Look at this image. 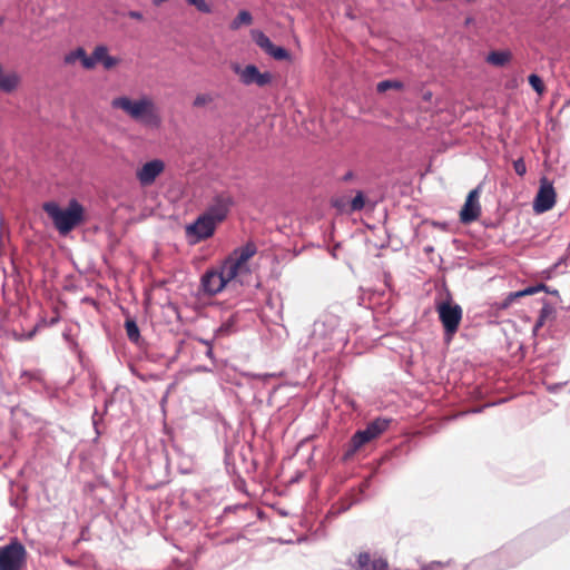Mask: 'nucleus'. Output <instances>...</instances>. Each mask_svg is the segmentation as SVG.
Returning <instances> with one entry per match:
<instances>
[{"instance_id":"f257e3e1","label":"nucleus","mask_w":570,"mask_h":570,"mask_svg":"<svg viewBox=\"0 0 570 570\" xmlns=\"http://www.w3.org/2000/svg\"><path fill=\"white\" fill-rule=\"evenodd\" d=\"M535 538L537 532H527L502 546L498 551L487 556L481 562L489 567L490 570H505L515 567L542 546L535 543Z\"/></svg>"},{"instance_id":"f03ea898","label":"nucleus","mask_w":570,"mask_h":570,"mask_svg":"<svg viewBox=\"0 0 570 570\" xmlns=\"http://www.w3.org/2000/svg\"><path fill=\"white\" fill-rule=\"evenodd\" d=\"M111 108L122 111L132 121L150 129L161 126V115L156 101L149 95L142 94L137 98L122 95L115 97Z\"/></svg>"},{"instance_id":"7ed1b4c3","label":"nucleus","mask_w":570,"mask_h":570,"mask_svg":"<svg viewBox=\"0 0 570 570\" xmlns=\"http://www.w3.org/2000/svg\"><path fill=\"white\" fill-rule=\"evenodd\" d=\"M43 210L52 220L53 226L61 235L68 234L83 220V206L76 199H71L66 208L60 207L55 202L43 205Z\"/></svg>"},{"instance_id":"20e7f679","label":"nucleus","mask_w":570,"mask_h":570,"mask_svg":"<svg viewBox=\"0 0 570 570\" xmlns=\"http://www.w3.org/2000/svg\"><path fill=\"white\" fill-rule=\"evenodd\" d=\"M445 289L450 298L435 302V311L443 328L444 343L450 345L461 325L463 308L460 304L452 301L450 291L448 288Z\"/></svg>"},{"instance_id":"39448f33","label":"nucleus","mask_w":570,"mask_h":570,"mask_svg":"<svg viewBox=\"0 0 570 570\" xmlns=\"http://www.w3.org/2000/svg\"><path fill=\"white\" fill-rule=\"evenodd\" d=\"M392 423L391 417L376 416L368 421L365 428L358 429V458L377 443L380 436L389 431Z\"/></svg>"},{"instance_id":"423d86ee","label":"nucleus","mask_w":570,"mask_h":570,"mask_svg":"<svg viewBox=\"0 0 570 570\" xmlns=\"http://www.w3.org/2000/svg\"><path fill=\"white\" fill-rule=\"evenodd\" d=\"M255 252H242L238 257H228L223 264L225 275L232 281L248 284L250 276L249 259Z\"/></svg>"},{"instance_id":"0eeeda50","label":"nucleus","mask_w":570,"mask_h":570,"mask_svg":"<svg viewBox=\"0 0 570 570\" xmlns=\"http://www.w3.org/2000/svg\"><path fill=\"white\" fill-rule=\"evenodd\" d=\"M232 70L239 77V81L245 86L256 85L258 87H265L273 80L271 72H261L255 65L242 67L239 63H233Z\"/></svg>"},{"instance_id":"6e6552de","label":"nucleus","mask_w":570,"mask_h":570,"mask_svg":"<svg viewBox=\"0 0 570 570\" xmlns=\"http://www.w3.org/2000/svg\"><path fill=\"white\" fill-rule=\"evenodd\" d=\"M556 190L552 181L547 177L540 179V186L533 200V210L537 214H543L550 210L556 204Z\"/></svg>"},{"instance_id":"1a4fd4ad","label":"nucleus","mask_w":570,"mask_h":570,"mask_svg":"<svg viewBox=\"0 0 570 570\" xmlns=\"http://www.w3.org/2000/svg\"><path fill=\"white\" fill-rule=\"evenodd\" d=\"M24 548L20 543H11L0 549V570H19L24 559Z\"/></svg>"},{"instance_id":"9d476101","label":"nucleus","mask_w":570,"mask_h":570,"mask_svg":"<svg viewBox=\"0 0 570 570\" xmlns=\"http://www.w3.org/2000/svg\"><path fill=\"white\" fill-rule=\"evenodd\" d=\"M229 282V277L225 275V266L222 264L202 277V287L208 295H215L222 292Z\"/></svg>"},{"instance_id":"9b49d317","label":"nucleus","mask_w":570,"mask_h":570,"mask_svg":"<svg viewBox=\"0 0 570 570\" xmlns=\"http://www.w3.org/2000/svg\"><path fill=\"white\" fill-rule=\"evenodd\" d=\"M165 167L166 166L164 160L158 158L151 159L137 169L136 178L139 181L140 186H151L156 181V179L164 173Z\"/></svg>"},{"instance_id":"f8f14e48","label":"nucleus","mask_w":570,"mask_h":570,"mask_svg":"<svg viewBox=\"0 0 570 570\" xmlns=\"http://www.w3.org/2000/svg\"><path fill=\"white\" fill-rule=\"evenodd\" d=\"M216 224L210 217L200 216L194 224L188 225L186 235L190 245L213 235Z\"/></svg>"},{"instance_id":"ddd939ff","label":"nucleus","mask_w":570,"mask_h":570,"mask_svg":"<svg viewBox=\"0 0 570 570\" xmlns=\"http://www.w3.org/2000/svg\"><path fill=\"white\" fill-rule=\"evenodd\" d=\"M253 41L268 56L275 60H286L289 58L288 51L283 47L273 45L271 39L261 30L253 29L250 31Z\"/></svg>"},{"instance_id":"4468645a","label":"nucleus","mask_w":570,"mask_h":570,"mask_svg":"<svg viewBox=\"0 0 570 570\" xmlns=\"http://www.w3.org/2000/svg\"><path fill=\"white\" fill-rule=\"evenodd\" d=\"M358 570H391L387 558L379 551L360 550Z\"/></svg>"},{"instance_id":"2eb2a0df","label":"nucleus","mask_w":570,"mask_h":570,"mask_svg":"<svg viewBox=\"0 0 570 570\" xmlns=\"http://www.w3.org/2000/svg\"><path fill=\"white\" fill-rule=\"evenodd\" d=\"M480 187L472 189L464 202L463 207L460 210V220L464 224L472 223L478 219L481 206L479 203Z\"/></svg>"},{"instance_id":"dca6fc26","label":"nucleus","mask_w":570,"mask_h":570,"mask_svg":"<svg viewBox=\"0 0 570 570\" xmlns=\"http://www.w3.org/2000/svg\"><path fill=\"white\" fill-rule=\"evenodd\" d=\"M377 481L372 476L368 470H364L358 466V499L360 503L362 500L368 499L376 493Z\"/></svg>"},{"instance_id":"f3484780","label":"nucleus","mask_w":570,"mask_h":570,"mask_svg":"<svg viewBox=\"0 0 570 570\" xmlns=\"http://www.w3.org/2000/svg\"><path fill=\"white\" fill-rule=\"evenodd\" d=\"M230 206L232 198L229 196L218 195L204 215L217 224L226 217Z\"/></svg>"},{"instance_id":"a211bd4d","label":"nucleus","mask_w":570,"mask_h":570,"mask_svg":"<svg viewBox=\"0 0 570 570\" xmlns=\"http://www.w3.org/2000/svg\"><path fill=\"white\" fill-rule=\"evenodd\" d=\"M547 324V321L542 318L539 314L532 325V336L534 337V353L537 354L538 358H542L546 354V352H552L554 347L550 346L546 348L543 346V342L546 341L544 337L538 338L540 330Z\"/></svg>"},{"instance_id":"6ab92c4d","label":"nucleus","mask_w":570,"mask_h":570,"mask_svg":"<svg viewBox=\"0 0 570 570\" xmlns=\"http://www.w3.org/2000/svg\"><path fill=\"white\" fill-rule=\"evenodd\" d=\"M570 263V252H564L551 266L541 271V275L546 279H551L557 274L566 273V269Z\"/></svg>"},{"instance_id":"aec40b11","label":"nucleus","mask_w":570,"mask_h":570,"mask_svg":"<svg viewBox=\"0 0 570 570\" xmlns=\"http://www.w3.org/2000/svg\"><path fill=\"white\" fill-rule=\"evenodd\" d=\"M94 56L96 58V63H102L104 68L107 70L112 69L119 63V59L112 57L108 53V48L105 45H99L94 49Z\"/></svg>"},{"instance_id":"412c9836","label":"nucleus","mask_w":570,"mask_h":570,"mask_svg":"<svg viewBox=\"0 0 570 570\" xmlns=\"http://www.w3.org/2000/svg\"><path fill=\"white\" fill-rule=\"evenodd\" d=\"M512 59V53L509 50H492L485 57V61L494 67H503Z\"/></svg>"},{"instance_id":"4be33fe9","label":"nucleus","mask_w":570,"mask_h":570,"mask_svg":"<svg viewBox=\"0 0 570 570\" xmlns=\"http://www.w3.org/2000/svg\"><path fill=\"white\" fill-rule=\"evenodd\" d=\"M20 82V77L17 72L12 71L9 73H3V70L1 71L0 76V90L3 92H12L17 89L18 85Z\"/></svg>"},{"instance_id":"5701e85b","label":"nucleus","mask_w":570,"mask_h":570,"mask_svg":"<svg viewBox=\"0 0 570 570\" xmlns=\"http://www.w3.org/2000/svg\"><path fill=\"white\" fill-rule=\"evenodd\" d=\"M332 205L340 212V213H353L356 210V196H341L335 197L332 200Z\"/></svg>"},{"instance_id":"b1692460","label":"nucleus","mask_w":570,"mask_h":570,"mask_svg":"<svg viewBox=\"0 0 570 570\" xmlns=\"http://www.w3.org/2000/svg\"><path fill=\"white\" fill-rule=\"evenodd\" d=\"M541 303V308L538 314L544 318L547 322L553 321L557 317V308L553 304H551L547 298L541 297L538 299Z\"/></svg>"},{"instance_id":"393cba45","label":"nucleus","mask_w":570,"mask_h":570,"mask_svg":"<svg viewBox=\"0 0 570 570\" xmlns=\"http://www.w3.org/2000/svg\"><path fill=\"white\" fill-rule=\"evenodd\" d=\"M252 21H253L252 14L248 11H246V10H242L237 14V17L232 21L230 29L232 30H237L243 24H250Z\"/></svg>"},{"instance_id":"a878e982","label":"nucleus","mask_w":570,"mask_h":570,"mask_svg":"<svg viewBox=\"0 0 570 570\" xmlns=\"http://www.w3.org/2000/svg\"><path fill=\"white\" fill-rule=\"evenodd\" d=\"M403 87H404L403 82H401L399 80L386 79V80L380 81L376 85V90H377V92H385L389 89L401 90V89H403Z\"/></svg>"},{"instance_id":"bb28decb","label":"nucleus","mask_w":570,"mask_h":570,"mask_svg":"<svg viewBox=\"0 0 570 570\" xmlns=\"http://www.w3.org/2000/svg\"><path fill=\"white\" fill-rule=\"evenodd\" d=\"M522 298L521 297V292L518 291H512V292H509L499 303V306L503 309L505 308H509L510 306H512L513 304H515L517 302H519V299Z\"/></svg>"},{"instance_id":"cd10ccee","label":"nucleus","mask_w":570,"mask_h":570,"mask_svg":"<svg viewBox=\"0 0 570 570\" xmlns=\"http://www.w3.org/2000/svg\"><path fill=\"white\" fill-rule=\"evenodd\" d=\"M528 82L529 85L531 86V88L538 94V95H543V92L546 91V86L543 83V80L540 76H538L537 73H531L529 75L528 77Z\"/></svg>"},{"instance_id":"c85d7f7f","label":"nucleus","mask_w":570,"mask_h":570,"mask_svg":"<svg viewBox=\"0 0 570 570\" xmlns=\"http://www.w3.org/2000/svg\"><path fill=\"white\" fill-rule=\"evenodd\" d=\"M85 55H86V51L83 48L79 47L72 51H70L69 53H67L65 56V63L66 65H72L75 63L77 60H80L82 58H85Z\"/></svg>"},{"instance_id":"c756f323","label":"nucleus","mask_w":570,"mask_h":570,"mask_svg":"<svg viewBox=\"0 0 570 570\" xmlns=\"http://www.w3.org/2000/svg\"><path fill=\"white\" fill-rule=\"evenodd\" d=\"M126 332L130 341L136 342L139 338V330L135 321L127 320L125 323Z\"/></svg>"},{"instance_id":"7c9ffc66","label":"nucleus","mask_w":570,"mask_h":570,"mask_svg":"<svg viewBox=\"0 0 570 570\" xmlns=\"http://www.w3.org/2000/svg\"><path fill=\"white\" fill-rule=\"evenodd\" d=\"M543 288H544V283H535L532 285H528L523 288H520L519 292H521V297H525V296L535 295L538 293H541Z\"/></svg>"},{"instance_id":"2f4dec72","label":"nucleus","mask_w":570,"mask_h":570,"mask_svg":"<svg viewBox=\"0 0 570 570\" xmlns=\"http://www.w3.org/2000/svg\"><path fill=\"white\" fill-rule=\"evenodd\" d=\"M560 357L558 355H551L547 363L540 365L541 372L544 375H550L554 367L558 366Z\"/></svg>"},{"instance_id":"473e14b6","label":"nucleus","mask_w":570,"mask_h":570,"mask_svg":"<svg viewBox=\"0 0 570 570\" xmlns=\"http://www.w3.org/2000/svg\"><path fill=\"white\" fill-rule=\"evenodd\" d=\"M189 6L195 7L202 13H210L212 7L206 2V0H186Z\"/></svg>"},{"instance_id":"72a5a7b5","label":"nucleus","mask_w":570,"mask_h":570,"mask_svg":"<svg viewBox=\"0 0 570 570\" xmlns=\"http://www.w3.org/2000/svg\"><path fill=\"white\" fill-rule=\"evenodd\" d=\"M214 100L210 94H199L195 97L194 106L195 107H204L210 104Z\"/></svg>"},{"instance_id":"f704fd0d","label":"nucleus","mask_w":570,"mask_h":570,"mask_svg":"<svg viewBox=\"0 0 570 570\" xmlns=\"http://www.w3.org/2000/svg\"><path fill=\"white\" fill-rule=\"evenodd\" d=\"M513 169L515 174L520 177L524 176L527 173V166L523 158H518L513 161Z\"/></svg>"},{"instance_id":"c9c22d12","label":"nucleus","mask_w":570,"mask_h":570,"mask_svg":"<svg viewBox=\"0 0 570 570\" xmlns=\"http://www.w3.org/2000/svg\"><path fill=\"white\" fill-rule=\"evenodd\" d=\"M81 65L86 69H92L96 66V58L94 56V52L91 53L90 57L87 56V53H86L85 58L81 59Z\"/></svg>"},{"instance_id":"e433bc0d","label":"nucleus","mask_w":570,"mask_h":570,"mask_svg":"<svg viewBox=\"0 0 570 570\" xmlns=\"http://www.w3.org/2000/svg\"><path fill=\"white\" fill-rule=\"evenodd\" d=\"M567 385V382H557V383H550L547 384V391L550 393H558Z\"/></svg>"},{"instance_id":"4c0bfd02","label":"nucleus","mask_w":570,"mask_h":570,"mask_svg":"<svg viewBox=\"0 0 570 570\" xmlns=\"http://www.w3.org/2000/svg\"><path fill=\"white\" fill-rule=\"evenodd\" d=\"M542 292H544L546 294H549V295H552V296L557 297L561 302L560 293H559V291L557 288L551 287V286H549V285H547L544 283V288L542 289Z\"/></svg>"},{"instance_id":"58836bf2","label":"nucleus","mask_w":570,"mask_h":570,"mask_svg":"<svg viewBox=\"0 0 570 570\" xmlns=\"http://www.w3.org/2000/svg\"><path fill=\"white\" fill-rule=\"evenodd\" d=\"M366 205H367V203H366L365 195L361 190H358V210L366 207Z\"/></svg>"},{"instance_id":"ea45409f","label":"nucleus","mask_w":570,"mask_h":570,"mask_svg":"<svg viewBox=\"0 0 570 570\" xmlns=\"http://www.w3.org/2000/svg\"><path fill=\"white\" fill-rule=\"evenodd\" d=\"M128 16L130 18H132V19H136V20H141L142 19V13L139 12V11H129Z\"/></svg>"},{"instance_id":"a19ab883","label":"nucleus","mask_w":570,"mask_h":570,"mask_svg":"<svg viewBox=\"0 0 570 570\" xmlns=\"http://www.w3.org/2000/svg\"><path fill=\"white\" fill-rule=\"evenodd\" d=\"M490 263H491V262H490V259H488V258H487L485 261H482V262H481L480 264H478V265H476V264L471 265V266H470V268H471V269H474V268H476V267H479V266H483V265H485V264H490Z\"/></svg>"},{"instance_id":"79ce46f5","label":"nucleus","mask_w":570,"mask_h":570,"mask_svg":"<svg viewBox=\"0 0 570 570\" xmlns=\"http://www.w3.org/2000/svg\"><path fill=\"white\" fill-rule=\"evenodd\" d=\"M363 312H364V314H365V316H366V317H368V316H371V315H372L371 311H370L367 307H364V311H363Z\"/></svg>"},{"instance_id":"37998d69","label":"nucleus","mask_w":570,"mask_h":570,"mask_svg":"<svg viewBox=\"0 0 570 570\" xmlns=\"http://www.w3.org/2000/svg\"><path fill=\"white\" fill-rule=\"evenodd\" d=\"M352 177V173L348 171L345 176H344V179H350Z\"/></svg>"},{"instance_id":"c03bdc74","label":"nucleus","mask_w":570,"mask_h":570,"mask_svg":"<svg viewBox=\"0 0 570 570\" xmlns=\"http://www.w3.org/2000/svg\"><path fill=\"white\" fill-rule=\"evenodd\" d=\"M242 249H246V250H249V249H253L252 246L249 244H247L245 247H243Z\"/></svg>"},{"instance_id":"a18cd8bd","label":"nucleus","mask_w":570,"mask_h":570,"mask_svg":"<svg viewBox=\"0 0 570 570\" xmlns=\"http://www.w3.org/2000/svg\"><path fill=\"white\" fill-rule=\"evenodd\" d=\"M432 564H434V566H443V563L441 561H434V562H432Z\"/></svg>"},{"instance_id":"49530a36","label":"nucleus","mask_w":570,"mask_h":570,"mask_svg":"<svg viewBox=\"0 0 570 570\" xmlns=\"http://www.w3.org/2000/svg\"><path fill=\"white\" fill-rule=\"evenodd\" d=\"M356 440V433L351 438V441L354 442Z\"/></svg>"},{"instance_id":"de8ad7c7","label":"nucleus","mask_w":570,"mask_h":570,"mask_svg":"<svg viewBox=\"0 0 570 570\" xmlns=\"http://www.w3.org/2000/svg\"><path fill=\"white\" fill-rule=\"evenodd\" d=\"M423 249L430 250V249H434V248L432 246H426Z\"/></svg>"},{"instance_id":"09e8293b","label":"nucleus","mask_w":570,"mask_h":570,"mask_svg":"<svg viewBox=\"0 0 570 570\" xmlns=\"http://www.w3.org/2000/svg\"><path fill=\"white\" fill-rule=\"evenodd\" d=\"M357 291H358V292L363 291V287H362V286H358V287H357Z\"/></svg>"}]
</instances>
